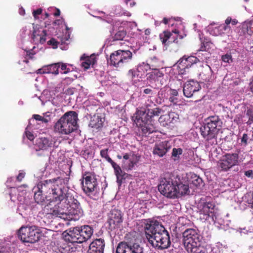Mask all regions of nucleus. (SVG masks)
<instances>
[{
	"mask_svg": "<svg viewBox=\"0 0 253 253\" xmlns=\"http://www.w3.org/2000/svg\"><path fill=\"white\" fill-rule=\"evenodd\" d=\"M68 182L67 178L58 177L39 182L37 189L46 196L52 194L53 200L56 202L53 207L50 208L49 214L69 220L72 219L71 215H82L83 210L79 202L66 186Z\"/></svg>",
	"mask_w": 253,
	"mask_h": 253,
	"instance_id": "nucleus-1",
	"label": "nucleus"
},
{
	"mask_svg": "<svg viewBox=\"0 0 253 253\" xmlns=\"http://www.w3.org/2000/svg\"><path fill=\"white\" fill-rule=\"evenodd\" d=\"M160 192L170 199H177L188 194L190 192L189 185L183 183L178 176L168 175L162 178L158 185Z\"/></svg>",
	"mask_w": 253,
	"mask_h": 253,
	"instance_id": "nucleus-2",
	"label": "nucleus"
},
{
	"mask_svg": "<svg viewBox=\"0 0 253 253\" xmlns=\"http://www.w3.org/2000/svg\"><path fill=\"white\" fill-rule=\"evenodd\" d=\"M183 242L188 253H206L205 248L202 245V237L197 229L188 228L182 234Z\"/></svg>",
	"mask_w": 253,
	"mask_h": 253,
	"instance_id": "nucleus-3",
	"label": "nucleus"
},
{
	"mask_svg": "<svg viewBox=\"0 0 253 253\" xmlns=\"http://www.w3.org/2000/svg\"><path fill=\"white\" fill-rule=\"evenodd\" d=\"M78 115L74 111L65 113L55 124L54 131L62 135H68L77 130Z\"/></svg>",
	"mask_w": 253,
	"mask_h": 253,
	"instance_id": "nucleus-4",
	"label": "nucleus"
},
{
	"mask_svg": "<svg viewBox=\"0 0 253 253\" xmlns=\"http://www.w3.org/2000/svg\"><path fill=\"white\" fill-rule=\"evenodd\" d=\"M222 126V122L218 116H211L205 120L200 128L201 135L206 140H211L216 137Z\"/></svg>",
	"mask_w": 253,
	"mask_h": 253,
	"instance_id": "nucleus-5",
	"label": "nucleus"
},
{
	"mask_svg": "<svg viewBox=\"0 0 253 253\" xmlns=\"http://www.w3.org/2000/svg\"><path fill=\"white\" fill-rule=\"evenodd\" d=\"M131 51L127 49H118L111 53L108 63L117 68L123 67L132 59Z\"/></svg>",
	"mask_w": 253,
	"mask_h": 253,
	"instance_id": "nucleus-6",
	"label": "nucleus"
},
{
	"mask_svg": "<svg viewBox=\"0 0 253 253\" xmlns=\"http://www.w3.org/2000/svg\"><path fill=\"white\" fill-rule=\"evenodd\" d=\"M82 188L85 194L92 198L98 192V182L96 175L93 172L85 171L82 174Z\"/></svg>",
	"mask_w": 253,
	"mask_h": 253,
	"instance_id": "nucleus-7",
	"label": "nucleus"
},
{
	"mask_svg": "<svg viewBox=\"0 0 253 253\" xmlns=\"http://www.w3.org/2000/svg\"><path fill=\"white\" fill-rule=\"evenodd\" d=\"M199 62V59L196 56L184 55L175 65L177 67L178 75L182 79L189 78L190 73L189 69Z\"/></svg>",
	"mask_w": 253,
	"mask_h": 253,
	"instance_id": "nucleus-8",
	"label": "nucleus"
},
{
	"mask_svg": "<svg viewBox=\"0 0 253 253\" xmlns=\"http://www.w3.org/2000/svg\"><path fill=\"white\" fill-rule=\"evenodd\" d=\"M41 236L40 229L36 226H22L18 231V236L24 242L35 243Z\"/></svg>",
	"mask_w": 253,
	"mask_h": 253,
	"instance_id": "nucleus-9",
	"label": "nucleus"
},
{
	"mask_svg": "<svg viewBox=\"0 0 253 253\" xmlns=\"http://www.w3.org/2000/svg\"><path fill=\"white\" fill-rule=\"evenodd\" d=\"M154 67H156V66L153 64L151 65L150 68H152V70L147 74V80L152 88L158 89L166 83V80L164 73Z\"/></svg>",
	"mask_w": 253,
	"mask_h": 253,
	"instance_id": "nucleus-10",
	"label": "nucleus"
},
{
	"mask_svg": "<svg viewBox=\"0 0 253 253\" xmlns=\"http://www.w3.org/2000/svg\"><path fill=\"white\" fill-rule=\"evenodd\" d=\"M116 253H144L143 248L136 241L127 240L120 242Z\"/></svg>",
	"mask_w": 253,
	"mask_h": 253,
	"instance_id": "nucleus-11",
	"label": "nucleus"
},
{
	"mask_svg": "<svg viewBox=\"0 0 253 253\" xmlns=\"http://www.w3.org/2000/svg\"><path fill=\"white\" fill-rule=\"evenodd\" d=\"M239 155L237 153H226L218 162V167L221 171H227L232 167L239 164Z\"/></svg>",
	"mask_w": 253,
	"mask_h": 253,
	"instance_id": "nucleus-12",
	"label": "nucleus"
},
{
	"mask_svg": "<svg viewBox=\"0 0 253 253\" xmlns=\"http://www.w3.org/2000/svg\"><path fill=\"white\" fill-rule=\"evenodd\" d=\"M166 230L163 224L157 220L150 221L145 224L144 227L145 236L149 242L150 240H152L155 236Z\"/></svg>",
	"mask_w": 253,
	"mask_h": 253,
	"instance_id": "nucleus-13",
	"label": "nucleus"
},
{
	"mask_svg": "<svg viewBox=\"0 0 253 253\" xmlns=\"http://www.w3.org/2000/svg\"><path fill=\"white\" fill-rule=\"evenodd\" d=\"M153 247L158 249L163 250L168 248L171 244L170 237L167 230L165 231L159 235L155 237L152 240L149 242Z\"/></svg>",
	"mask_w": 253,
	"mask_h": 253,
	"instance_id": "nucleus-14",
	"label": "nucleus"
},
{
	"mask_svg": "<svg viewBox=\"0 0 253 253\" xmlns=\"http://www.w3.org/2000/svg\"><path fill=\"white\" fill-rule=\"evenodd\" d=\"M197 208L199 214L203 215V218L207 219L213 213L215 205L207 198H201L197 204Z\"/></svg>",
	"mask_w": 253,
	"mask_h": 253,
	"instance_id": "nucleus-15",
	"label": "nucleus"
},
{
	"mask_svg": "<svg viewBox=\"0 0 253 253\" xmlns=\"http://www.w3.org/2000/svg\"><path fill=\"white\" fill-rule=\"evenodd\" d=\"M123 221V214L116 208L112 209L108 215V223L111 230L119 228Z\"/></svg>",
	"mask_w": 253,
	"mask_h": 253,
	"instance_id": "nucleus-16",
	"label": "nucleus"
},
{
	"mask_svg": "<svg viewBox=\"0 0 253 253\" xmlns=\"http://www.w3.org/2000/svg\"><path fill=\"white\" fill-rule=\"evenodd\" d=\"M162 110L158 107L148 109V112H146L144 110H138L136 112L138 120L141 121H150L152 123V119L155 116H159ZM138 121V122H139Z\"/></svg>",
	"mask_w": 253,
	"mask_h": 253,
	"instance_id": "nucleus-17",
	"label": "nucleus"
},
{
	"mask_svg": "<svg viewBox=\"0 0 253 253\" xmlns=\"http://www.w3.org/2000/svg\"><path fill=\"white\" fill-rule=\"evenodd\" d=\"M172 32L177 34V35L175 37H172V33L168 31H165L160 35V40L165 46H169L172 42L177 43L178 42V38L182 39L183 37L178 35V30L175 29L173 30Z\"/></svg>",
	"mask_w": 253,
	"mask_h": 253,
	"instance_id": "nucleus-18",
	"label": "nucleus"
},
{
	"mask_svg": "<svg viewBox=\"0 0 253 253\" xmlns=\"http://www.w3.org/2000/svg\"><path fill=\"white\" fill-rule=\"evenodd\" d=\"M137 115L136 116L135 122L137 126H139L138 131L142 135H147V134L156 131V127L152 122L150 121H139Z\"/></svg>",
	"mask_w": 253,
	"mask_h": 253,
	"instance_id": "nucleus-19",
	"label": "nucleus"
},
{
	"mask_svg": "<svg viewBox=\"0 0 253 253\" xmlns=\"http://www.w3.org/2000/svg\"><path fill=\"white\" fill-rule=\"evenodd\" d=\"M201 88L199 83L194 80H190L184 84L183 86L184 95L187 97H191L194 93L198 91Z\"/></svg>",
	"mask_w": 253,
	"mask_h": 253,
	"instance_id": "nucleus-20",
	"label": "nucleus"
},
{
	"mask_svg": "<svg viewBox=\"0 0 253 253\" xmlns=\"http://www.w3.org/2000/svg\"><path fill=\"white\" fill-rule=\"evenodd\" d=\"M171 146L168 141H164L156 144L153 150V154L160 157L165 156L171 149Z\"/></svg>",
	"mask_w": 253,
	"mask_h": 253,
	"instance_id": "nucleus-21",
	"label": "nucleus"
},
{
	"mask_svg": "<svg viewBox=\"0 0 253 253\" xmlns=\"http://www.w3.org/2000/svg\"><path fill=\"white\" fill-rule=\"evenodd\" d=\"M105 242L99 238L93 240L89 245V253H104Z\"/></svg>",
	"mask_w": 253,
	"mask_h": 253,
	"instance_id": "nucleus-22",
	"label": "nucleus"
},
{
	"mask_svg": "<svg viewBox=\"0 0 253 253\" xmlns=\"http://www.w3.org/2000/svg\"><path fill=\"white\" fill-rule=\"evenodd\" d=\"M80 233L79 227H75L69 231L66 236V239L72 243H83L84 242Z\"/></svg>",
	"mask_w": 253,
	"mask_h": 253,
	"instance_id": "nucleus-23",
	"label": "nucleus"
},
{
	"mask_svg": "<svg viewBox=\"0 0 253 253\" xmlns=\"http://www.w3.org/2000/svg\"><path fill=\"white\" fill-rule=\"evenodd\" d=\"M53 143L51 139L47 137H41L36 140V150H47L52 147Z\"/></svg>",
	"mask_w": 253,
	"mask_h": 253,
	"instance_id": "nucleus-24",
	"label": "nucleus"
},
{
	"mask_svg": "<svg viewBox=\"0 0 253 253\" xmlns=\"http://www.w3.org/2000/svg\"><path fill=\"white\" fill-rule=\"evenodd\" d=\"M123 22L120 23L119 21L116 22V25L114 26V31H115L114 34L113 35L112 38L114 41H122L126 37V31L125 30L124 28L120 26L118 27L117 30H115L117 25L119 24H123Z\"/></svg>",
	"mask_w": 253,
	"mask_h": 253,
	"instance_id": "nucleus-25",
	"label": "nucleus"
},
{
	"mask_svg": "<svg viewBox=\"0 0 253 253\" xmlns=\"http://www.w3.org/2000/svg\"><path fill=\"white\" fill-rule=\"evenodd\" d=\"M199 76L203 81L206 82L212 81L213 79V75L210 66L206 65L205 67H203Z\"/></svg>",
	"mask_w": 253,
	"mask_h": 253,
	"instance_id": "nucleus-26",
	"label": "nucleus"
},
{
	"mask_svg": "<svg viewBox=\"0 0 253 253\" xmlns=\"http://www.w3.org/2000/svg\"><path fill=\"white\" fill-rule=\"evenodd\" d=\"M80 232H81V236L83 242L87 241L89 239L93 233V228L89 225H83L79 227Z\"/></svg>",
	"mask_w": 253,
	"mask_h": 253,
	"instance_id": "nucleus-27",
	"label": "nucleus"
},
{
	"mask_svg": "<svg viewBox=\"0 0 253 253\" xmlns=\"http://www.w3.org/2000/svg\"><path fill=\"white\" fill-rule=\"evenodd\" d=\"M70 247L64 241H59L53 247V250L57 253H70Z\"/></svg>",
	"mask_w": 253,
	"mask_h": 253,
	"instance_id": "nucleus-28",
	"label": "nucleus"
},
{
	"mask_svg": "<svg viewBox=\"0 0 253 253\" xmlns=\"http://www.w3.org/2000/svg\"><path fill=\"white\" fill-rule=\"evenodd\" d=\"M241 32L240 36L245 35L246 34L251 36L253 34V29L252 28V23L251 22H244L241 27Z\"/></svg>",
	"mask_w": 253,
	"mask_h": 253,
	"instance_id": "nucleus-29",
	"label": "nucleus"
},
{
	"mask_svg": "<svg viewBox=\"0 0 253 253\" xmlns=\"http://www.w3.org/2000/svg\"><path fill=\"white\" fill-rule=\"evenodd\" d=\"M81 60L83 61L81 66L84 70L89 69L91 65L93 66L96 62L95 58L92 56L84 57L82 56Z\"/></svg>",
	"mask_w": 253,
	"mask_h": 253,
	"instance_id": "nucleus-30",
	"label": "nucleus"
},
{
	"mask_svg": "<svg viewBox=\"0 0 253 253\" xmlns=\"http://www.w3.org/2000/svg\"><path fill=\"white\" fill-rule=\"evenodd\" d=\"M38 32L34 30L32 34V39L35 41L38 37H40L39 42L41 44H43L46 41V37L47 36V32L45 30L42 31V33L39 34Z\"/></svg>",
	"mask_w": 253,
	"mask_h": 253,
	"instance_id": "nucleus-31",
	"label": "nucleus"
},
{
	"mask_svg": "<svg viewBox=\"0 0 253 253\" xmlns=\"http://www.w3.org/2000/svg\"><path fill=\"white\" fill-rule=\"evenodd\" d=\"M89 126L92 128L99 129L103 126V122L102 119L99 117H94L90 120Z\"/></svg>",
	"mask_w": 253,
	"mask_h": 253,
	"instance_id": "nucleus-32",
	"label": "nucleus"
},
{
	"mask_svg": "<svg viewBox=\"0 0 253 253\" xmlns=\"http://www.w3.org/2000/svg\"><path fill=\"white\" fill-rule=\"evenodd\" d=\"M191 183L196 187L201 186L203 185V179L197 174H193L191 177Z\"/></svg>",
	"mask_w": 253,
	"mask_h": 253,
	"instance_id": "nucleus-33",
	"label": "nucleus"
},
{
	"mask_svg": "<svg viewBox=\"0 0 253 253\" xmlns=\"http://www.w3.org/2000/svg\"><path fill=\"white\" fill-rule=\"evenodd\" d=\"M47 196L44 194L41 190L37 189V191H35L34 199L37 203H42L44 201L45 198Z\"/></svg>",
	"mask_w": 253,
	"mask_h": 253,
	"instance_id": "nucleus-34",
	"label": "nucleus"
},
{
	"mask_svg": "<svg viewBox=\"0 0 253 253\" xmlns=\"http://www.w3.org/2000/svg\"><path fill=\"white\" fill-rule=\"evenodd\" d=\"M139 68L136 69H130L127 73V77L128 78L131 79V80H138L139 77Z\"/></svg>",
	"mask_w": 253,
	"mask_h": 253,
	"instance_id": "nucleus-35",
	"label": "nucleus"
},
{
	"mask_svg": "<svg viewBox=\"0 0 253 253\" xmlns=\"http://www.w3.org/2000/svg\"><path fill=\"white\" fill-rule=\"evenodd\" d=\"M0 253H14V249L10 244L0 245Z\"/></svg>",
	"mask_w": 253,
	"mask_h": 253,
	"instance_id": "nucleus-36",
	"label": "nucleus"
},
{
	"mask_svg": "<svg viewBox=\"0 0 253 253\" xmlns=\"http://www.w3.org/2000/svg\"><path fill=\"white\" fill-rule=\"evenodd\" d=\"M114 171L117 176V182L121 185L122 183V180L125 178L124 177L125 173H123V172L120 166L115 169H114Z\"/></svg>",
	"mask_w": 253,
	"mask_h": 253,
	"instance_id": "nucleus-37",
	"label": "nucleus"
},
{
	"mask_svg": "<svg viewBox=\"0 0 253 253\" xmlns=\"http://www.w3.org/2000/svg\"><path fill=\"white\" fill-rule=\"evenodd\" d=\"M49 73L54 75L59 74V68H60V63H54L48 65Z\"/></svg>",
	"mask_w": 253,
	"mask_h": 253,
	"instance_id": "nucleus-38",
	"label": "nucleus"
},
{
	"mask_svg": "<svg viewBox=\"0 0 253 253\" xmlns=\"http://www.w3.org/2000/svg\"><path fill=\"white\" fill-rule=\"evenodd\" d=\"M230 27L227 25H220L219 26L215 28L213 30V35L215 36H221V33H219V30H224V31L229 30Z\"/></svg>",
	"mask_w": 253,
	"mask_h": 253,
	"instance_id": "nucleus-39",
	"label": "nucleus"
},
{
	"mask_svg": "<svg viewBox=\"0 0 253 253\" xmlns=\"http://www.w3.org/2000/svg\"><path fill=\"white\" fill-rule=\"evenodd\" d=\"M213 46V43L210 41H204L202 42V44L200 49L201 51H208Z\"/></svg>",
	"mask_w": 253,
	"mask_h": 253,
	"instance_id": "nucleus-40",
	"label": "nucleus"
},
{
	"mask_svg": "<svg viewBox=\"0 0 253 253\" xmlns=\"http://www.w3.org/2000/svg\"><path fill=\"white\" fill-rule=\"evenodd\" d=\"M155 106L156 105L151 100H148L146 102L144 107L141 108L139 110H144L146 112H148V109H151L153 108V107Z\"/></svg>",
	"mask_w": 253,
	"mask_h": 253,
	"instance_id": "nucleus-41",
	"label": "nucleus"
},
{
	"mask_svg": "<svg viewBox=\"0 0 253 253\" xmlns=\"http://www.w3.org/2000/svg\"><path fill=\"white\" fill-rule=\"evenodd\" d=\"M33 118L35 119L36 121H41L45 124L48 123L50 120V118H44L40 115L35 114L33 115Z\"/></svg>",
	"mask_w": 253,
	"mask_h": 253,
	"instance_id": "nucleus-42",
	"label": "nucleus"
},
{
	"mask_svg": "<svg viewBox=\"0 0 253 253\" xmlns=\"http://www.w3.org/2000/svg\"><path fill=\"white\" fill-rule=\"evenodd\" d=\"M182 152H183V150L180 148H174L172 149L171 156L172 157H175V158L178 157L179 158V155L182 154Z\"/></svg>",
	"mask_w": 253,
	"mask_h": 253,
	"instance_id": "nucleus-43",
	"label": "nucleus"
},
{
	"mask_svg": "<svg viewBox=\"0 0 253 253\" xmlns=\"http://www.w3.org/2000/svg\"><path fill=\"white\" fill-rule=\"evenodd\" d=\"M122 10L121 6L119 5L117 6L115 8L116 14L119 15H126L128 16H130V14L129 12L127 11L124 12L123 10L122 11Z\"/></svg>",
	"mask_w": 253,
	"mask_h": 253,
	"instance_id": "nucleus-44",
	"label": "nucleus"
},
{
	"mask_svg": "<svg viewBox=\"0 0 253 253\" xmlns=\"http://www.w3.org/2000/svg\"><path fill=\"white\" fill-rule=\"evenodd\" d=\"M81 155L85 159H87L89 157H91V151L88 148H85L84 150H83L81 151Z\"/></svg>",
	"mask_w": 253,
	"mask_h": 253,
	"instance_id": "nucleus-45",
	"label": "nucleus"
},
{
	"mask_svg": "<svg viewBox=\"0 0 253 253\" xmlns=\"http://www.w3.org/2000/svg\"><path fill=\"white\" fill-rule=\"evenodd\" d=\"M108 149H102L100 151V156L102 158H104L107 162L109 161V159H111V158L109 156L108 154Z\"/></svg>",
	"mask_w": 253,
	"mask_h": 253,
	"instance_id": "nucleus-46",
	"label": "nucleus"
},
{
	"mask_svg": "<svg viewBox=\"0 0 253 253\" xmlns=\"http://www.w3.org/2000/svg\"><path fill=\"white\" fill-rule=\"evenodd\" d=\"M247 115L249 117V120L248 123L249 124L253 123V109H249L247 111Z\"/></svg>",
	"mask_w": 253,
	"mask_h": 253,
	"instance_id": "nucleus-47",
	"label": "nucleus"
},
{
	"mask_svg": "<svg viewBox=\"0 0 253 253\" xmlns=\"http://www.w3.org/2000/svg\"><path fill=\"white\" fill-rule=\"evenodd\" d=\"M222 60L226 63H230L232 62V56L230 54H226L222 56Z\"/></svg>",
	"mask_w": 253,
	"mask_h": 253,
	"instance_id": "nucleus-48",
	"label": "nucleus"
},
{
	"mask_svg": "<svg viewBox=\"0 0 253 253\" xmlns=\"http://www.w3.org/2000/svg\"><path fill=\"white\" fill-rule=\"evenodd\" d=\"M47 43L49 45H51L52 46L53 48H56L58 47V45L59 42L57 41L55 39L52 38L49 41L47 42Z\"/></svg>",
	"mask_w": 253,
	"mask_h": 253,
	"instance_id": "nucleus-49",
	"label": "nucleus"
},
{
	"mask_svg": "<svg viewBox=\"0 0 253 253\" xmlns=\"http://www.w3.org/2000/svg\"><path fill=\"white\" fill-rule=\"evenodd\" d=\"M37 74H49L48 65L44 66L42 68L39 69L37 71Z\"/></svg>",
	"mask_w": 253,
	"mask_h": 253,
	"instance_id": "nucleus-50",
	"label": "nucleus"
},
{
	"mask_svg": "<svg viewBox=\"0 0 253 253\" xmlns=\"http://www.w3.org/2000/svg\"><path fill=\"white\" fill-rule=\"evenodd\" d=\"M60 67L61 70L63 71L62 74H67L70 72V69L67 67V65L65 63H61L60 64Z\"/></svg>",
	"mask_w": 253,
	"mask_h": 253,
	"instance_id": "nucleus-51",
	"label": "nucleus"
},
{
	"mask_svg": "<svg viewBox=\"0 0 253 253\" xmlns=\"http://www.w3.org/2000/svg\"><path fill=\"white\" fill-rule=\"evenodd\" d=\"M249 139V137L247 134L244 133L243 136L241 138V143L244 146H246L248 144V140Z\"/></svg>",
	"mask_w": 253,
	"mask_h": 253,
	"instance_id": "nucleus-52",
	"label": "nucleus"
},
{
	"mask_svg": "<svg viewBox=\"0 0 253 253\" xmlns=\"http://www.w3.org/2000/svg\"><path fill=\"white\" fill-rule=\"evenodd\" d=\"M42 8H38L36 10H34L33 12V16L35 19L38 18V15H40L42 12Z\"/></svg>",
	"mask_w": 253,
	"mask_h": 253,
	"instance_id": "nucleus-53",
	"label": "nucleus"
},
{
	"mask_svg": "<svg viewBox=\"0 0 253 253\" xmlns=\"http://www.w3.org/2000/svg\"><path fill=\"white\" fill-rule=\"evenodd\" d=\"M129 164L127 166V168L129 169H131L134 165L136 164V162L134 160V159L131 158L129 160Z\"/></svg>",
	"mask_w": 253,
	"mask_h": 253,
	"instance_id": "nucleus-54",
	"label": "nucleus"
},
{
	"mask_svg": "<svg viewBox=\"0 0 253 253\" xmlns=\"http://www.w3.org/2000/svg\"><path fill=\"white\" fill-rule=\"evenodd\" d=\"M25 51L26 52L25 58H26V57H27V56L29 57V59L33 58V56H34L35 53L32 52V50H25Z\"/></svg>",
	"mask_w": 253,
	"mask_h": 253,
	"instance_id": "nucleus-55",
	"label": "nucleus"
},
{
	"mask_svg": "<svg viewBox=\"0 0 253 253\" xmlns=\"http://www.w3.org/2000/svg\"><path fill=\"white\" fill-rule=\"evenodd\" d=\"M234 122H237L238 124H241L242 123V116L240 114L236 115L234 119Z\"/></svg>",
	"mask_w": 253,
	"mask_h": 253,
	"instance_id": "nucleus-56",
	"label": "nucleus"
},
{
	"mask_svg": "<svg viewBox=\"0 0 253 253\" xmlns=\"http://www.w3.org/2000/svg\"><path fill=\"white\" fill-rule=\"evenodd\" d=\"M25 173L24 172H19L18 175H17L16 177V179L17 181L21 182L23 178L25 177Z\"/></svg>",
	"mask_w": 253,
	"mask_h": 253,
	"instance_id": "nucleus-57",
	"label": "nucleus"
},
{
	"mask_svg": "<svg viewBox=\"0 0 253 253\" xmlns=\"http://www.w3.org/2000/svg\"><path fill=\"white\" fill-rule=\"evenodd\" d=\"M108 163H109L112 167L114 169L118 168L119 166L116 163H115L111 159H109V161H108Z\"/></svg>",
	"mask_w": 253,
	"mask_h": 253,
	"instance_id": "nucleus-58",
	"label": "nucleus"
},
{
	"mask_svg": "<svg viewBox=\"0 0 253 253\" xmlns=\"http://www.w3.org/2000/svg\"><path fill=\"white\" fill-rule=\"evenodd\" d=\"M178 91L176 89H170V94L172 96H177L178 95Z\"/></svg>",
	"mask_w": 253,
	"mask_h": 253,
	"instance_id": "nucleus-59",
	"label": "nucleus"
},
{
	"mask_svg": "<svg viewBox=\"0 0 253 253\" xmlns=\"http://www.w3.org/2000/svg\"><path fill=\"white\" fill-rule=\"evenodd\" d=\"M223 113H224V114H223L222 117H223V119H229L230 118V116L228 114V112H226V110H225V109H223Z\"/></svg>",
	"mask_w": 253,
	"mask_h": 253,
	"instance_id": "nucleus-60",
	"label": "nucleus"
},
{
	"mask_svg": "<svg viewBox=\"0 0 253 253\" xmlns=\"http://www.w3.org/2000/svg\"><path fill=\"white\" fill-rule=\"evenodd\" d=\"M27 137L30 140H32L34 138V135L31 132H26Z\"/></svg>",
	"mask_w": 253,
	"mask_h": 253,
	"instance_id": "nucleus-61",
	"label": "nucleus"
},
{
	"mask_svg": "<svg viewBox=\"0 0 253 253\" xmlns=\"http://www.w3.org/2000/svg\"><path fill=\"white\" fill-rule=\"evenodd\" d=\"M64 93L68 95L73 94L74 93L73 88H68L65 90Z\"/></svg>",
	"mask_w": 253,
	"mask_h": 253,
	"instance_id": "nucleus-62",
	"label": "nucleus"
},
{
	"mask_svg": "<svg viewBox=\"0 0 253 253\" xmlns=\"http://www.w3.org/2000/svg\"><path fill=\"white\" fill-rule=\"evenodd\" d=\"M143 93L146 94H152L153 90L149 88H145L143 90Z\"/></svg>",
	"mask_w": 253,
	"mask_h": 253,
	"instance_id": "nucleus-63",
	"label": "nucleus"
},
{
	"mask_svg": "<svg viewBox=\"0 0 253 253\" xmlns=\"http://www.w3.org/2000/svg\"><path fill=\"white\" fill-rule=\"evenodd\" d=\"M249 87L250 88V91L253 94V79L249 83Z\"/></svg>",
	"mask_w": 253,
	"mask_h": 253,
	"instance_id": "nucleus-64",
	"label": "nucleus"
}]
</instances>
